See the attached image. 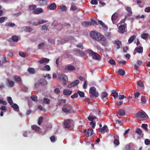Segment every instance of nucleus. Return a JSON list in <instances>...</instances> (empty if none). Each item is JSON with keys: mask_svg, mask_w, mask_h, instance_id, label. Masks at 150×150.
<instances>
[{"mask_svg": "<svg viewBox=\"0 0 150 150\" xmlns=\"http://www.w3.org/2000/svg\"><path fill=\"white\" fill-rule=\"evenodd\" d=\"M135 117L140 120H146L149 118L148 115L143 110L137 112L135 114Z\"/></svg>", "mask_w": 150, "mask_h": 150, "instance_id": "1", "label": "nucleus"}, {"mask_svg": "<svg viewBox=\"0 0 150 150\" xmlns=\"http://www.w3.org/2000/svg\"><path fill=\"white\" fill-rule=\"evenodd\" d=\"M94 40L98 41H106V38L100 33L94 31Z\"/></svg>", "mask_w": 150, "mask_h": 150, "instance_id": "2", "label": "nucleus"}, {"mask_svg": "<svg viewBox=\"0 0 150 150\" xmlns=\"http://www.w3.org/2000/svg\"><path fill=\"white\" fill-rule=\"evenodd\" d=\"M94 23V19L93 18L91 19V21H83L82 23V25L83 26L88 27L92 25V23Z\"/></svg>", "mask_w": 150, "mask_h": 150, "instance_id": "3", "label": "nucleus"}, {"mask_svg": "<svg viewBox=\"0 0 150 150\" xmlns=\"http://www.w3.org/2000/svg\"><path fill=\"white\" fill-rule=\"evenodd\" d=\"M71 120L67 119L64 121V127L66 128H69L71 127Z\"/></svg>", "mask_w": 150, "mask_h": 150, "instance_id": "4", "label": "nucleus"}, {"mask_svg": "<svg viewBox=\"0 0 150 150\" xmlns=\"http://www.w3.org/2000/svg\"><path fill=\"white\" fill-rule=\"evenodd\" d=\"M58 78L59 79H62L64 81L67 82L68 78L67 76L64 74H61L58 76Z\"/></svg>", "mask_w": 150, "mask_h": 150, "instance_id": "5", "label": "nucleus"}, {"mask_svg": "<svg viewBox=\"0 0 150 150\" xmlns=\"http://www.w3.org/2000/svg\"><path fill=\"white\" fill-rule=\"evenodd\" d=\"M124 25H122L119 26L118 29L119 30V32L121 33H123L125 31V27L127 25V24L125 23Z\"/></svg>", "mask_w": 150, "mask_h": 150, "instance_id": "6", "label": "nucleus"}, {"mask_svg": "<svg viewBox=\"0 0 150 150\" xmlns=\"http://www.w3.org/2000/svg\"><path fill=\"white\" fill-rule=\"evenodd\" d=\"M79 80H77L74 81L68 85L67 87L68 88H71L74 87L79 84Z\"/></svg>", "mask_w": 150, "mask_h": 150, "instance_id": "7", "label": "nucleus"}, {"mask_svg": "<svg viewBox=\"0 0 150 150\" xmlns=\"http://www.w3.org/2000/svg\"><path fill=\"white\" fill-rule=\"evenodd\" d=\"M6 85L8 87H12L14 86V83L13 81L10 80L8 79L6 83Z\"/></svg>", "mask_w": 150, "mask_h": 150, "instance_id": "8", "label": "nucleus"}, {"mask_svg": "<svg viewBox=\"0 0 150 150\" xmlns=\"http://www.w3.org/2000/svg\"><path fill=\"white\" fill-rule=\"evenodd\" d=\"M85 134L89 137L91 136L93 133V130L92 129H88L85 130Z\"/></svg>", "mask_w": 150, "mask_h": 150, "instance_id": "9", "label": "nucleus"}, {"mask_svg": "<svg viewBox=\"0 0 150 150\" xmlns=\"http://www.w3.org/2000/svg\"><path fill=\"white\" fill-rule=\"evenodd\" d=\"M50 59L46 58H42L39 61V63L40 64L47 63L49 62Z\"/></svg>", "mask_w": 150, "mask_h": 150, "instance_id": "10", "label": "nucleus"}, {"mask_svg": "<svg viewBox=\"0 0 150 150\" xmlns=\"http://www.w3.org/2000/svg\"><path fill=\"white\" fill-rule=\"evenodd\" d=\"M88 119L89 121H91V122L90 123V124L92 126V127L93 128H94V117L90 115L88 117Z\"/></svg>", "mask_w": 150, "mask_h": 150, "instance_id": "11", "label": "nucleus"}, {"mask_svg": "<svg viewBox=\"0 0 150 150\" xmlns=\"http://www.w3.org/2000/svg\"><path fill=\"white\" fill-rule=\"evenodd\" d=\"M43 10L42 8H38L34 11L33 14H39L43 12Z\"/></svg>", "mask_w": 150, "mask_h": 150, "instance_id": "12", "label": "nucleus"}, {"mask_svg": "<svg viewBox=\"0 0 150 150\" xmlns=\"http://www.w3.org/2000/svg\"><path fill=\"white\" fill-rule=\"evenodd\" d=\"M64 107L62 108V111L64 112L68 113L71 112V107H69L68 108H65V106H64Z\"/></svg>", "mask_w": 150, "mask_h": 150, "instance_id": "13", "label": "nucleus"}, {"mask_svg": "<svg viewBox=\"0 0 150 150\" xmlns=\"http://www.w3.org/2000/svg\"><path fill=\"white\" fill-rule=\"evenodd\" d=\"M90 97L91 98H93L94 97V87H92L90 88L89 92Z\"/></svg>", "mask_w": 150, "mask_h": 150, "instance_id": "14", "label": "nucleus"}, {"mask_svg": "<svg viewBox=\"0 0 150 150\" xmlns=\"http://www.w3.org/2000/svg\"><path fill=\"white\" fill-rule=\"evenodd\" d=\"M39 81V83L42 86H45L47 83V81L44 79H40Z\"/></svg>", "mask_w": 150, "mask_h": 150, "instance_id": "15", "label": "nucleus"}, {"mask_svg": "<svg viewBox=\"0 0 150 150\" xmlns=\"http://www.w3.org/2000/svg\"><path fill=\"white\" fill-rule=\"evenodd\" d=\"M107 128V126L106 125L104 126L103 127L100 128L99 131L100 132L102 133H104L105 131H107L106 129Z\"/></svg>", "mask_w": 150, "mask_h": 150, "instance_id": "16", "label": "nucleus"}, {"mask_svg": "<svg viewBox=\"0 0 150 150\" xmlns=\"http://www.w3.org/2000/svg\"><path fill=\"white\" fill-rule=\"evenodd\" d=\"M115 43L117 45V49H119L120 47V46L122 45L121 42L118 40H116L115 41Z\"/></svg>", "mask_w": 150, "mask_h": 150, "instance_id": "17", "label": "nucleus"}, {"mask_svg": "<svg viewBox=\"0 0 150 150\" xmlns=\"http://www.w3.org/2000/svg\"><path fill=\"white\" fill-rule=\"evenodd\" d=\"M65 69H67L69 71H73L75 69V68L73 65H68L67 67L65 68Z\"/></svg>", "mask_w": 150, "mask_h": 150, "instance_id": "18", "label": "nucleus"}, {"mask_svg": "<svg viewBox=\"0 0 150 150\" xmlns=\"http://www.w3.org/2000/svg\"><path fill=\"white\" fill-rule=\"evenodd\" d=\"M94 59L98 61L101 60V56L97 53L94 52Z\"/></svg>", "mask_w": 150, "mask_h": 150, "instance_id": "19", "label": "nucleus"}, {"mask_svg": "<svg viewBox=\"0 0 150 150\" xmlns=\"http://www.w3.org/2000/svg\"><path fill=\"white\" fill-rule=\"evenodd\" d=\"M48 7L50 10H52L56 9L57 6L55 3H53L50 5Z\"/></svg>", "mask_w": 150, "mask_h": 150, "instance_id": "20", "label": "nucleus"}, {"mask_svg": "<svg viewBox=\"0 0 150 150\" xmlns=\"http://www.w3.org/2000/svg\"><path fill=\"white\" fill-rule=\"evenodd\" d=\"M11 107L13 108L14 110L17 111H18L19 110V107L18 105L16 103H14L11 106Z\"/></svg>", "mask_w": 150, "mask_h": 150, "instance_id": "21", "label": "nucleus"}, {"mask_svg": "<svg viewBox=\"0 0 150 150\" xmlns=\"http://www.w3.org/2000/svg\"><path fill=\"white\" fill-rule=\"evenodd\" d=\"M94 114L96 116L98 117H100L101 116V112L100 110H95L94 111Z\"/></svg>", "mask_w": 150, "mask_h": 150, "instance_id": "22", "label": "nucleus"}, {"mask_svg": "<svg viewBox=\"0 0 150 150\" xmlns=\"http://www.w3.org/2000/svg\"><path fill=\"white\" fill-rule=\"evenodd\" d=\"M31 128L33 130L37 131H39L40 129V127L35 125H32L31 126Z\"/></svg>", "mask_w": 150, "mask_h": 150, "instance_id": "23", "label": "nucleus"}, {"mask_svg": "<svg viewBox=\"0 0 150 150\" xmlns=\"http://www.w3.org/2000/svg\"><path fill=\"white\" fill-rule=\"evenodd\" d=\"M108 93L105 91L103 92L102 93L101 95V98L102 100L105 98H106L108 96Z\"/></svg>", "mask_w": 150, "mask_h": 150, "instance_id": "24", "label": "nucleus"}, {"mask_svg": "<svg viewBox=\"0 0 150 150\" xmlns=\"http://www.w3.org/2000/svg\"><path fill=\"white\" fill-rule=\"evenodd\" d=\"M136 36L135 35H133L129 39L128 41L129 43H132L134 40L136 38Z\"/></svg>", "mask_w": 150, "mask_h": 150, "instance_id": "25", "label": "nucleus"}, {"mask_svg": "<svg viewBox=\"0 0 150 150\" xmlns=\"http://www.w3.org/2000/svg\"><path fill=\"white\" fill-rule=\"evenodd\" d=\"M24 29L26 32H30L33 30V29L29 26L24 27Z\"/></svg>", "mask_w": 150, "mask_h": 150, "instance_id": "26", "label": "nucleus"}, {"mask_svg": "<svg viewBox=\"0 0 150 150\" xmlns=\"http://www.w3.org/2000/svg\"><path fill=\"white\" fill-rule=\"evenodd\" d=\"M64 95H70L72 93V91L68 90H64L63 92Z\"/></svg>", "mask_w": 150, "mask_h": 150, "instance_id": "27", "label": "nucleus"}, {"mask_svg": "<svg viewBox=\"0 0 150 150\" xmlns=\"http://www.w3.org/2000/svg\"><path fill=\"white\" fill-rule=\"evenodd\" d=\"M135 50L137 52L139 53H141L143 51V48L142 47H140L139 48L137 47Z\"/></svg>", "mask_w": 150, "mask_h": 150, "instance_id": "28", "label": "nucleus"}, {"mask_svg": "<svg viewBox=\"0 0 150 150\" xmlns=\"http://www.w3.org/2000/svg\"><path fill=\"white\" fill-rule=\"evenodd\" d=\"M66 101L65 99L59 100L57 101V104L59 106H60L63 103H65Z\"/></svg>", "mask_w": 150, "mask_h": 150, "instance_id": "29", "label": "nucleus"}, {"mask_svg": "<svg viewBox=\"0 0 150 150\" xmlns=\"http://www.w3.org/2000/svg\"><path fill=\"white\" fill-rule=\"evenodd\" d=\"M5 25L7 26L13 27L15 26V24L14 23H12V22H8L6 23Z\"/></svg>", "mask_w": 150, "mask_h": 150, "instance_id": "30", "label": "nucleus"}, {"mask_svg": "<svg viewBox=\"0 0 150 150\" xmlns=\"http://www.w3.org/2000/svg\"><path fill=\"white\" fill-rule=\"evenodd\" d=\"M61 25L63 27H64L66 26L70 27L71 26L70 24L69 23L64 22L62 24L60 23Z\"/></svg>", "mask_w": 150, "mask_h": 150, "instance_id": "31", "label": "nucleus"}, {"mask_svg": "<svg viewBox=\"0 0 150 150\" xmlns=\"http://www.w3.org/2000/svg\"><path fill=\"white\" fill-rule=\"evenodd\" d=\"M118 17V14L116 13H114L112 16L111 17L112 20L113 21L115 20Z\"/></svg>", "mask_w": 150, "mask_h": 150, "instance_id": "32", "label": "nucleus"}, {"mask_svg": "<svg viewBox=\"0 0 150 150\" xmlns=\"http://www.w3.org/2000/svg\"><path fill=\"white\" fill-rule=\"evenodd\" d=\"M149 34L147 33H145L142 34L141 35V37L144 39H146L148 38Z\"/></svg>", "mask_w": 150, "mask_h": 150, "instance_id": "33", "label": "nucleus"}, {"mask_svg": "<svg viewBox=\"0 0 150 150\" xmlns=\"http://www.w3.org/2000/svg\"><path fill=\"white\" fill-rule=\"evenodd\" d=\"M125 114V111L122 109H121L119 110L118 115L119 116L124 115Z\"/></svg>", "mask_w": 150, "mask_h": 150, "instance_id": "34", "label": "nucleus"}, {"mask_svg": "<svg viewBox=\"0 0 150 150\" xmlns=\"http://www.w3.org/2000/svg\"><path fill=\"white\" fill-rule=\"evenodd\" d=\"M119 74L121 76L124 75L125 73V71L124 70L122 69H120L118 71Z\"/></svg>", "mask_w": 150, "mask_h": 150, "instance_id": "35", "label": "nucleus"}, {"mask_svg": "<svg viewBox=\"0 0 150 150\" xmlns=\"http://www.w3.org/2000/svg\"><path fill=\"white\" fill-rule=\"evenodd\" d=\"M136 132L140 136H141L143 135V134H142V130L140 128H137L136 130Z\"/></svg>", "mask_w": 150, "mask_h": 150, "instance_id": "36", "label": "nucleus"}, {"mask_svg": "<svg viewBox=\"0 0 150 150\" xmlns=\"http://www.w3.org/2000/svg\"><path fill=\"white\" fill-rule=\"evenodd\" d=\"M87 52L90 55H92V57L94 59V52L91 50L88 49Z\"/></svg>", "mask_w": 150, "mask_h": 150, "instance_id": "37", "label": "nucleus"}, {"mask_svg": "<svg viewBox=\"0 0 150 150\" xmlns=\"http://www.w3.org/2000/svg\"><path fill=\"white\" fill-rule=\"evenodd\" d=\"M19 55L21 57H25L27 56V54L26 53L24 52H19Z\"/></svg>", "mask_w": 150, "mask_h": 150, "instance_id": "38", "label": "nucleus"}, {"mask_svg": "<svg viewBox=\"0 0 150 150\" xmlns=\"http://www.w3.org/2000/svg\"><path fill=\"white\" fill-rule=\"evenodd\" d=\"M98 23L102 27L105 28H107V26L102 21L100 20H98Z\"/></svg>", "mask_w": 150, "mask_h": 150, "instance_id": "39", "label": "nucleus"}, {"mask_svg": "<svg viewBox=\"0 0 150 150\" xmlns=\"http://www.w3.org/2000/svg\"><path fill=\"white\" fill-rule=\"evenodd\" d=\"M43 103L46 104H49L50 102V100L47 98H45L43 99Z\"/></svg>", "mask_w": 150, "mask_h": 150, "instance_id": "40", "label": "nucleus"}, {"mask_svg": "<svg viewBox=\"0 0 150 150\" xmlns=\"http://www.w3.org/2000/svg\"><path fill=\"white\" fill-rule=\"evenodd\" d=\"M7 100L8 103L11 105L13 104V102L11 97H7Z\"/></svg>", "mask_w": 150, "mask_h": 150, "instance_id": "41", "label": "nucleus"}, {"mask_svg": "<svg viewBox=\"0 0 150 150\" xmlns=\"http://www.w3.org/2000/svg\"><path fill=\"white\" fill-rule=\"evenodd\" d=\"M12 40L13 42H17L18 41V38L17 36L15 35L12 37Z\"/></svg>", "mask_w": 150, "mask_h": 150, "instance_id": "42", "label": "nucleus"}, {"mask_svg": "<svg viewBox=\"0 0 150 150\" xmlns=\"http://www.w3.org/2000/svg\"><path fill=\"white\" fill-rule=\"evenodd\" d=\"M44 70L49 71L50 70L51 68L49 65H46L44 67Z\"/></svg>", "mask_w": 150, "mask_h": 150, "instance_id": "43", "label": "nucleus"}, {"mask_svg": "<svg viewBox=\"0 0 150 150\" xmlns=\"http://www.w3.org/2000/svg\"><path fill=\"white\" fill-rule=\"evenodd\" d=\"M14 79L16 81L21 82V79L20 76H15Z\"/></svg>", "mask_w": 150, "mask_h": 150, "instance_id": "44", "label": "nucleus"}, {"mask_svg": "<svg viewBox=\"0 0 150 150\" xmlns=\"http://www.w3.org/2000/svg\"><path fill=\"white\" fill-rule=\"evenodd\" d=\"M77 93L80 97L83 98L84 97V93L83 92L78 91Z\"/></svg>", "mask_w": 150, "mask_h": 150, "instance_id": "45", "label": "nucleus"}, {"mask_svg": "<svg viewBox=\"0 0 150 150\" xmlns=\"http://www.w3.org/2000/svg\"><path fill=\"white\" fill-rule=\"evenodd\" d=\"M32 100L36 102L38 100L37 96L36 95H33L31 97Z\"/></svg>", "mask_w": 150, "mask_h": 150, "instance_id": "46", "label": "nucleus"}, {"mask_svg": "<svg viewBox=\"0 0 150 150\" xmlns=\"http://www.w3.org/2000/svg\"><path fill=\"white\" fill-rule=\"evenodd\" d=\"M109 63L112 65H115V62L114 59H110L109 60Z\"/></svg>", "mask_w": 150, "mask_h": 150, "instance_id": "47", "label": "nucleus"}, {"mask_svg": "<svg viewBox=\"0 0 150 150\" xmlns=\"http://www.w3.org/2000/svg\"><path fill=\"white\" fill-rule=\"evenodd\" d=\"M147 126L148 125L146 124H143L142 125V127L146 131H148L147 128Z\"/></svg>", "mask_w": 150, "mask_h": 150, "instance_id": "48", "label": "nucleus"}, {"mask_svg": "<svg viewBox=\"0 0 150 150\" xmlns=\"http://www.w3.org/2000/svg\"><path fill=\"white\" fill-rule=\"evenodd\" d=\"M60 8L62 11H65L67 9V7L65 5L61 6H60Z\"/></svg>", "mask_w": 150, "mask_h": 150, "instance_id": "49", "label": "nucleus"}, {"mask_svg": "<svg viewBox=\"0 0 150 150\" xmlns=\"http://www.w3.org/2000/svg\"><path fill=\"white\" fill-rule=\"evenodd\" d=\"M36 8V6L35 5H32L29 6L30 9L31 10H35Z\"/></svg>", "mask_w": 150, "mask_h": 150, "instance_id": "50", "label": "nucleus"}, {"mask_svg": "<svg viewBox=\"0 0 150 150\" xmlns=\"http://www.w3.org/2000/svg\"><path fill=\"white\" fill-rule=\"evenodd\" d=\"M43 117H40L39 118V119L38 120V124L40 125L41 124L43 120Z\"/></svg>", "mask_w": 150, "mask_h": 150, "instance_id": "51", "label": "nucleus"}, {"mask_svg": "<svg viewBox=\"0 0 150 150\" xmlns=\"http://www.w3.org/2000/svg\"><path fill=\"white\" fill-rule=\"evenodd\" d=\"M78 96V93H75L73 95H71V98L72 99L77 98Z\"/></svg>", "mask_w": 150, "mask_h": 150, "instance_id": "52", "label": "nucleus"}, {"mask_svg": "<svg viewBox=\"0 0 150 150\" xmlns=\"http://www.w3.org/2000/svg\"><path fill=\"white\" fill-rule=\"evenodd\" d=\"M86 144L91 149H93L94 147V145L93 144H91L90 142H87Z\"/></svg>", "mask_w": 150, "mask_h": 150, "instance_id": "53", "label": "nucleus"}, {"mask_svg": "<svg viewBox=\"0 0 150 150\" xmlns=\"http://www.w3.org/2000/svg\"><path fill=\"white\" fill-rule=\"evenodd\" d=\"M99 95L98 92V91H96V88L94 87V97H98Z\"/></svg>", "mask_w": 150, "mask_h": 150, "instance_id": "54", "label": "nucleus"}, {"mask_svg": "<svg viewBox=\"0 0 150 150\" xmlns=\"http://www.w3.org/2000/svg\"><path fill=\"white\" fill-rule=\"evenodd\" d=\"M144 143L146 145H149L150 144V141L148 139H146L144 141Z\"/></svg>", "mask_w": 150, "mask_h": 150, "instance_id": "55", "label": "nucleus"}, {"mask_svg": "<svg viewBox=\"0 0 150 150\" xmlns=\"http://www.w3.org/2000/svg\"><path fill=\"white\" fill-rule=\"evenodd\" d=\"M28 71L30 73H34L35 70L34 68H31L28 69Z\"/></svg>", "mask_w": 150, "mask_h": 150, "instance_id": "56", "label": "nucleus"}, {"mask_svg": "<svg viewBox=\"0 0 150 150\" xmlns=\"http://www.w3.org/2000/svg\"><path fill=\"white\" fill-rule=\"evenodd\" d=\"M132 12H129L127 13L125 16V18H127L128 16H130L132 15Z\"/></svg>", "mask_w": 150, "mask_h": 150, "instance_id": "57", "label": "nucleus"}, {"mask_svg": "<svg viewBox=\"0 0 150 150\" xmlns=\"http://www.w3.org/2000/svg\"><path fill=\"white\" fill-rule=\"evenodd\" d=\"M141 100L142 102H144V103H145L146 101V100L145 97L143 96L141 97Z\"/></svg>", "mask_w": 150, "mask_h": 150, "instance_id": "58", "label": "nucleus"}, {"mask_svg": "<svg viewBox=\"0 0 150 150\" xmlns=\"http://www.w3.org/2000/svg\"><path fill=\"white\" fill-rule=\"evenodd\" d=\"M114 143L116 145H118L120 144L119 141L118 139H115L114 141Z\"/></svg>", "mask_w": 150, "mask_h": 150, "instance_id": "59", "label": "nucleus"}, {"mask_svg": "<svg viewBox=\"0 0 150 150\" xmlns=\"http://www.w3.org/2000/svg\"><path fill=\"white\" fill-rule=\"evenodd\" d=\"M140 95V94L138 92H137L136 93H135L134 94V98H138L139 97Z\"/></svg>", "mask_w": 150, "mask_h": 150, "instance_id": "60", "label": "nucleus"}, {"mask_svg": "<svg viewBox=\"0 0 150 150\" xmlns=\"http://www.w3.org/2000/svg\"><path fill=\"white\" fill-rule=\"evenodd\" d=\"M0 110H4V112H6L7 111V109L6 106H3L0 108Z\"/></svg>", "mask_w": 150, "mask_h": 150, "instance_id": "61", "label": "nucleus"}, {"mask_svg": "<svg viewBox=\"0 0 150 150\" xmlns=\"http://www.w3.org/2000/svg\"><path fill=\"white\" fill-rule=\"evenodd\" d=\"M94 120H95L97 122V124H99L100 122H101V121L100 120L99 118H98L96 116L94 115Z\"/></svg>", "mask_w": 150, "mask_h": 150, "instance_id": "62", "label": "nucleus"}, {"mask_svg": "<svg viewBox=\"0 0 150 150\" xmlns=\"http://www.w3.org/2000/svg\"><path fill=\"white\" fill-rule=\"evenodd\" d=\"M130 146L129 145H126L125 146L124 149V150H130Z\"/></svg>", "mask_w": 150, "mask_h": 150, "instance_id": "63", "label": "nucleus"}, {"mask_svg": "<svg viewBox=\"0 0 150 150\" xmlns=\"http://www.w3.org/2000/svg\"><path fill=\"white\" fill-rule=\"evenodd\" d=\"M50 139L51 141L52 142H54L55 141V137L54 136L51 137Z\"/></svg>", "mask_w": 150, "mask_h": 150, "instance_id": "64", "label": "nucleus"}]
</instances>
